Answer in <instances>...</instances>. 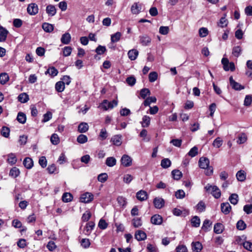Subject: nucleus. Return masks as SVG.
<instances>
[{"label":"nucleus","mask_w":252,"mask_h":252,"mask_svg":"<svg viewBox=\"0 0 252 252\" xmlns=\"http://www.w3.org/2000/svg\"><path fill=\"white\" fill-rule=\"evenodd\" d=\"M8 32L6 29L0 26V42H3L6 40Z\"/></svg>","instance_id":"20"},{"label":"nucleus","mask_w":252,"mask_h":252,"mask_svg":"<svg viewBox=\"0 0 252 252\" xmlns=\"http://www.w3.org/2000/svg\"><path fill=\"white\" fill-rule=\"evenodd\" d=\"M18 99L21 103H25L29 100V98L27 94L23 93L19 95Z\"/></svg>","instance_id":"36"},{"label":"nucleus","mask_w":252,"mask_h":252,"mask_svg":"<svg viewBox=\"0 0 252 252\" xmlns=\"http://www.w3.org/2000/svg\"><path fill=\"white\" fill-rule=\"evenodd\" d=\"M198 164L201 168L206 169L209 166L210 161L207 158L201 157L199 159Z\"/></svg>","instance_id":"8"},{"label":"nucleus","mask_w":252,"mask_h":252,"mask_svg":"<svg viewBox=\"0 0 252 252\" xmlns=\"http://www.w3.org/2000/svg\"><path fill=\"white\" fill-rule=\"evenodd\" d=\"M151 123V118L147 115H144L142 119V121L140 122L142 127H148Z\"/></svg>","instance_id":"17"},{"label":"nucleus","mask_w":252,"mask_h":252,"mask_svg":"<svg viewBox=\"0 0 252 252\" xmlns=\"http://www.w3.org/2000/svg\"><path fill=\"white\" fill-rule=\"evenodd\" d=\"M157 101V98L155 96H149L147 97L144 101L143 105L145 106H150L152 103H155Z\"/></svg>","instance_id":"30"},{"label":"nucleus","mask_w":252,"mask_h":252,"mask_svg":"<svg viewBox=\"0 0 252 252\" xmlns=\"http://www.w3.org/2000/svg\"><path fill=\"white\" fill-rule=\"evenodd\" d=\"M132 224L135 227H139L142 224L140 218H135L132 220Z\"/></svg>","instance_id":"57"},{"label":"nucleus","mask_w":252,"mask_h":252,"mask_svg":"<svg viewBox=\"0 0 252 252\" xmlns=\"http://www.w3.org/2000/svg\"><path fill=\"white\" fill-rule=\"evenodd\" d=\"M226 16V14H224V17L220 18L219 22L218 24L219 27L221 28H224L227 26L228 24V21L225 18Z\"/></svg>","instance_id":"40"},{"label":"nucleus","mask_w":252,"mask_h":252,"mask_svg":"<svg viewBox=\"0 0 252 252\" xmlns=\"http://www.w3.org/2000/svg\"><path fill=\"white\" fill-rule=\"evenodd\" d=\"M51 143L54 145H57L60 142V139L57 134H53L52 135L50 139Z\"/></svg>","instance_id":"50"},{"label":"nucleus","mask_w":252,"mask_h":252,"mask_svg":"<svg viewBox=\"0 0 252 252\" xmlns=\"http://www.w3.org/2000/svg\"><path fill=\"white\" fill-rule=\"evenodd\" d=\"M222 143L223 141L220 137H218L214 140L212 145L214 147L219 148L221 146Z\"/></svg>","instance_id":"41"},{"label":"nucleus","mask_w":252,"mask_h":252,"mask_svg":"<svg viewBox=\"0 0 252 252\" xmlns=\"http://www.w3.org/2000/svg\"><path fill=\"white\" fill-rule=\"evenodd\" d=\"M151 222L155 225H159L162 222V218L159 215H155L151 217Z\"/></svg>","instance_id":"14"},{"label":"nucleus","mask_w":252,"mask_h":252,"mask_svg":"<svg viewBox=\"0 0 252 252\" xmlns=\"http://www.w3.org/2000/svg\"><path fill=\"white\" fill-rule=\"evenodd\" d=\"M171 173H172V175L173 178L177 180H179L182 176V172L180 171H179V170H177V169L173 170L172 171Z\"/></svg>","instance_id":"42"},{"label":"nucleus","mask_w":252,"mask_h":252,"mask_svg":"<svg viewBox=\"0 0 252 252\" xmlns=\"http://www.w3.org/2000/svg\"><path fill=\"white\" fill-rule=\"evenodd\" d=\"M10 130L9 128L6 126H3L1 130V135L5 137H8L9 134Z\"/></svg>","instance_id":"58"},{"label":"nucleus","mask_w":252,"mask_h":252,"mask_svg":"<svg viewBox=\"0 0 252 252\" xmlns=\"http://www.w3.org/2000/svg\"><path fill=\"white\" fill-rule=\"evenodd\" d=\"M155 207L157 209H160L164 205V200L160 197H156L153 201Z\"/></svg>","instance_id":"10"},{"label":"nucleus","mask_w":252,"mask_h":252,"mask_svg":"<svg viewBox=\"0 0 252 252\" xmlns=\"http://www.w3.org/2000/svg\"><path fill=\"white\" fill-rule=\"evenodd\" d=\"M197 154L198 148L196 146H194L193 148H192L188 153L189 156L191 157H194L197 155Z\"/></svg>","instance_id":"56"},{"label":"nucleus","mask_w":252,"mask_h":252,"mask_svg":"<svg viewBox=\"0 0 252 252\" xmlns=\"http://www.w3.org/2000/svg\"><path fill=\"white\" fill-rule=\"evenodd\" d=\"M238 195L236 193H233L229 197V200L233 205H236L238 202Z\"/></svg>","instance_id":"37"},{"label":"nucleus","mask_w":252,"mask_h":252,"mask_svg":"<svg viewBox=\"0 0 252 252\" xmlns=\"http://www.w3.org/2000/svg\"><path fill=\"white\" fill-rule=\"evenodd\" d=\"M135 238L138 241H143L146 239L147 235L143 231L139 230L135 232Z\"/></svg>","instance_id":"11"},{"label":"nucleus","mask_w":252,"mask_h":252,"mask_svg":"<svg viewBox=\"0 0 252 252\" xmlns=\"http://www.w3.org/2000/svg\"><path fill=\"white\" fill-rule=\"evenodd\" d=\"M224 228V226L222 223H217L214 225V231L217 234H221L223 232Z\"/></svg>","instance_id":"24"},{"label":"nucleus","mask_w":252,"mask_h":252,"mask_svg":"<svg viewBox=\"0 0 252 252\" xmlns=\"http://www.w3.org/2000/svg\"><path fill=\"white\" fill-rule=\"evenodd\" d=\"M221 63L223 64L224 70L228 71L230 70L231 71H233L235 70L234 63L232 62H229L227 58H223L221 60Z\"/></svg>","instance_id":"3"},{"label":"nucleus","mask_w":252,"mask_h":252,"mask_svg":"<svg viewBox=\"0 0 252 252\" xmlns=\"http://www.w3.org/2000/svg\"><path fill=\"white\" fill-rule=\"evenodd\" d=\"M94 195L92 193L90 192H86L83 194L80 198V200L81 202L89 203L93 200Z\"/></svg>","instance_id":"6"},{"label":"nucleus","mask_w":252,"mask_h":252,"mask_svg":"<svg viewBox=\"0 0 252 252\" xmlns=\"http://www.w3.org/2000/svg\"><path fill=\"white\" fill-rule=\"evenodd\" d=\"M205 189L207 192L211 193L215 198H219L220 197V190L216 186L207 184L205 187Z\"/></svg>","instance_id":"1"},{"label":"nucleus","mask_w":252,"mask_h":252,"mask_svg":"<svg viewBox=\"0 0 252 252\" xmlns=\"http://www.w3.org/2000/svg\"><path fill=\"white\" fill-rule=\"evenodd\" d=\"M9 80V76L6 73H2L0 74V83L5 84Z\"/></svg>","instance_id":"39"},{"label":"nucleus","mask_w":252,"mask_h":252,"mask_svg":"<svg viewBox=\"0 0 252 252\" xmlns=\"http://www.w3.org/2000/svg\"><path fill=\"white\" fill-rule=\"evenodd\" d=\"M42 27L43 30L47 32H51L54 30L53 25L47 23H43L42 24Z\"/></svg>","instance_id":"27"},{"label":"nucleus","mask_w":252,"mask_h":252,"mask_svg":"<svg viewBox=\"0 0 252 252\" xmlns=\"http://www.w3.org/2000/svg\"><path fill=\"white\" fill-rule=\"evenodd\" d=\"M252 102V96L251 95H247L245 98L244 105L246 106L251 105Z\"/></svg>","instance_id":"55"},{"label":"nucleus","mask_w":252,"mask_h":252,"mask_svg":"<svg viewBox=\"0 0 252 252\" xmlns=\"http://www.w3.org/2000/svg\"><path fill=\"white\" fill-rule=\"evenodd\" d=\"M209 32L206 28H201L199 30V34L201 37H206L208 34Z\"/></svg>","instance_id":"48"},{"label":"nucleus","mask_w":252,"mask_h":252,"mask_svg":"<svg viewBox=\"0 0 252 252\" xmlns=\"http://www.w3.org/2000/svg\"><path fill=\"white\" fill-rule=\"evenodd\" d=\"M139 40L143 46H148L151 42V38L146 35L139 36Z\"/></svg>","instance_id":"16"},{"label":"nucleus","mask_w":252,"mask_h":252,"mask_svg":"<svg viewBox=\"0 0 252 252\" xmlns=\"http://www.w3.org/2000/svg\"><path fill=\"white\" fill-rule=\"evenodd\" d=\"M46 73H49L51 76L54 77L58 74V71L54 67H51L47 70Z\"/></svg>","instance_id":"49"},{"label":"nucleus","mask_w":252,"mask_h":252,"mask_svg":"<svg viewBox=\"0 0 252 252\" xmlns=\"http://www.w3.org/2000/svg\"><path fill=\"white\" fill-rule=\"evenodd\" d=\"M247 140V137L246 134L242 133L238 136L237 143L239 144L244 143Z\"/></svg>","instance_id":"45"},{"label":"nucleus","mask_w":252,"mask_h":252,"mask_svg":"<svg viewBox=\"0 0 252 252\" xmlns=\"http://www.w3.org/2000/svg\"><path fill=\"white\" fill-rule=\"evenodd\" d=\"M158 75L157 72L153 71L149 74V80L150 82H154L158 79Z\"/></svg>","instance_id":"44"},{"label":"nucleus","mask_w":252,"mask_h":252,"mask_svg":"<svg viewBox=\"0 0 252 252\" xmlns=\"http://www.w3.org/2000/svg\"><path fill=\"white\" fill-rule=\"evenodd\" d=\"M136 198L141 201L146 200L148 198V194L145 190H139L136 193Z\"/></svg>","instance_id":"13"},{"label":"nucleus","mask_w":252,"mask_h":252,"mask_svg":"<svg viewBox=\"0 0 252 252\" xmlns=\"http://www.w3.org/2000/svg\"><path fill=\"white\" fill-rule=\"evenodd\" d=\"M176 252H188L187 247L183 245L178 246L176 248Z\"/></svg>","instance_id":"64"},{"label":"nucleus","mask_w":252,"mask_h":252,"mask_svg":"<svg viewBox=\"0 0 252 252\" xmlns=\"http://www.w3.org/2000/svg\"><path fill=\"white\" fill-rule=\"evenodd\" d=\"M72 52V48L69 46L65 47L63 49V55L64 57L69 56Z\"/></svg>","instance_id":"63"},{"label":"nucleus","mask_w":252,"mask_h":252,"mask_svg":"<svg viewBox=\"0 0 252 252\" xmlns=\"http://www.w3.org/2000/svg\"><path fill=\"white\" fill-rule=\"evenodd\" d=\"M132 159L130 157L127 155H124L121 159L122 164L125 167H129L132 164Z\"/></svg>","instance_id":"5"},{"label":"nucleus","mask_w":252,"mask_h":252,"mask_svg":"<svg viewBox=\"0 0 252 252\" xmlns=\"http://www.w3.org/2000/svg\"><path fill=\"white\" fill-rule=\"evenodd\" d=\"M236 176L238 181L243 182L246 179V174L244 171L240 170L237 173Z\"/></svg>","instance_id":"28"},{"label":"nucleus","mask_w":252,"mask_h":252,"mask_svg":"<svg viewBox=\"0 0 252 252\" xmlns=\"http://www.w3.org/2000/svg\"><path fill=\"white\" fill-rule=\"evenodd\" d=\"M7 162L11 165L14 164L16 163V155L15 154L11 153L7 155Z\"/></svg>","instance_id":"29"},{"label":"nucleus","mask_w":252,"mask_h":252,"mask_svg":"<svg viewBox=\"0 0 252 252\" xmlns=\"http://www.w3.org/2000/svg\"><path fill=\"white\" fill-rule=\"evenodd\" d=\"M171 162L168 158H164L161 161L160 165L163 168H167L170 166Z\"/></svg>","instance_id":"38"},{"label":"nucleus","mask_w":252,"mask_h":252,"mask_svg":"<svg viewBox=\"0 0 252 252\" xmlns=\"http://www.w3.org/2000/svg\"><path fill=\"white\" fill-rule=\"evenodd\" d=\"M142 5L139 2L134 3L131 7V11L133 14H138L141 11Z\"/></svg>","instance_id":"9"},{"label":"nucleus","mask_w":252,"mask_h":252,"mask_svg":"<svg viewBox=\"0 0 252 252\" xmlns=\"http://www.w3.org/2000/svg\"><path fill=\"white\" fill-rule=\"evenodd\" d=\"M246 227V224L242 220H239L237 223V228L240 230L245 229Z\"/></svg>","instance_id":"59"},{"label":"nucleus","mask_w":252,"mask_h":252,"mask_svg":"<svg viewBox=\"0 0 252 252\" xmlns=\"http://www.w3.org/2000/svg\"><path fill=\"white\" fill-rule=\"evenodd\" d=\"M229 82L232 88L235 90L240 91L244 89V86L234 80L232 76L229 77Z\"/></svg>","instance_id":"7"},{"label":"nucleus","mask_w":252,"mask_h":252,"mask_svg":"<svg viewBox=\"0 0 252 252\" xmlns=\"http://www.w3.org/2000/svg\"><path fill=\"white\" fill-rule=\"evenodd\" d=\"M192 225L194 227H197L200 225V220L197 216H194L191 220Z\"/></svg>","instance_id":"46"},{"label":"nucleus","mask_w":252,"mask_h":252,"mask_svg":"<svg viewBox=\"0 0 252 252\" xmlns=\"http://www.w3.org/2000/svg\"><path fill=\"white\" fill-rule=\"evenodd\" d=\"M242 48L240 46H235L232 49V54L236 57H238L241 54Z\"/></svg>","instance_id":"33"},{"label":"nucleus","mask_w":252,"mask_h":252,"mask_svg":"<svg viewBox=\"0 0 252 252\" xmlns=\"http://www.w3.org/2000/svg\"><path fill=\"white\" fill-rule=\"evenodd\" d=\"M169 32V28L168 26H161L159 29V32L162 35H166Z\"/></svg>","instance_id":"53"},{"label":"nucleus","mask_w":252,"mask_h":252,"mask_svg":"<svg viewBox=\"0 0 252 252\" xmlns=\"http://www.w3.org/2000/svg\"><path fill=\"white\" fill-rule=\"evenodd\" d=\"M122 137L121 135H115L111 138V141L113 142L114 145L119 146L122 143Z\"/></svg>","instance_id":"19"},{"label":"nucleus","mask_w":252,"mask_h":252,"mask_svg":"<svg viewBox=\"0 0 252 252\" xmlns=\"http://www.w3.org/2000/svg\"><path fill=\"white\" fill-rule=\"evenodd\" d=\"M72 196L70 193H64L62 196V200L64 202H68L71 201Z\"/></svg>","instance_id":"47"},{"label":"nucleus","mask_w":252,"mask_h":252,"mask_svg":"<svg viewBox=\"0 0 252 252\" xmlns=\"http://www.w3.org/2000/svg\"><path fill=\"white\" fill-rule=\"evenodd\" d=\"M205 204L203 201H200L196 205L197 209L200 212H202L205 210Z\"/></svg>","instance_id":"62"},{"label":"nucleus","mask_w":252,"mask_h":252,"mask_svg":"<svg viewBox=\"0 0 252 252\" xmlns=\"http://www.w3.org/2000/svg\"><path fill=\"white\" fill-rule=\"evenodd\" d=\"M23 164L26 168L31 169L33 165V162L31 158L27 157L24 159Z\"/></svg>","instance_id":"22"},{"label":"nucleus","mask_w":252,"mask_h":252,"mask_svg":"<svg viewBox=\"0 0 252 252\" xmlns=\"http://www.w3.org/2000/svg\"><path fill=\"white\" fill-rule=\"evenodd\" d=\"M118 101L117 100H113L112 101L109 102L107 100H104L100 105L104 110L106 111L109 109H113L114 107L117 106Z\"/></svg>","instance_id":"2"},{"label":"nucleus","mask_w":252,"mask_h":252,"mask_svg":"<svg viewBox=\"0 0 252 252\" xmlns=\"http://www.w3.org/2000/svg\"><path fill=\"white\" fill-rule=\"evenodd\" d=\"M133 179V177L129 174H126L123 177L124 182L127 184H129Z\"/></svg>","instance_id":"54"},{"label":"nucleus","mask_w":252,"mask_h":252,"mask_svg":"<svg viewBox=\"0 0 252 252\" xmlns=\"http://www.w3.org/2000/svg\"><path fill=\"white\" fill-rule=\"evenodd\" d=\"M94 225L95 224L93 221H90L87 223L84 230L85 234L87 235H90L92 230L94 229Z\"/></svg>","instance_id":"12"},{"label":"nucleus","mask_w":252,"mask_h":252,"mask_svg":"<svg viewBox=\"0 0 252 252\" xmlns=\"http://www.w3.org/2000/svg\"><path fill=\"white\" fill-rule=\"evenodd\" d=\"M231 207L229 203H223L221 204V210L222 212L225 215L228 214L230 212Z\"/></svg>","instance_id":"18"},{"label":"nucleus","mask_w":252,"mask_h":252,"mask_svg":"<svg viewBox=\"0 0 252 252\" xmlns=\"http://www.w3.org/2000/svg\"><path fill=\"white\" fill-rule=\"evenodd\" d=\"M77 141L78 143L80 144H84L87 142L88 138L85 135L80 134L78 136L77 138Z\"/></svg>","instance_id":"51"},{"label":"nucleus","mask_w":252,"mask_h":252,"mask_svg":"<svg viewBox=\"0 0 252 252\" xmlns=\"http://www.w3.org/2000/svg\"><path fill=\"white\" fill-rule=\"evenodd\" d=\"M192 250L195 252H199L202 249V244L199 242L192 243Z\"/></svg>","instance_id":"31"},{"label":"nucleus","mask_w":252,"mask_h":252,"mask_svg":"<svg viewBox=\"0 0 252 252\" xmlns=\"http://www.w3.org/2000/svg\"><path fill=\"white\" fill-rule=\"evenodd\" d=\"M17 121L22 124H25L27 121L26 114L23 112H19L17 115Z\"/></svg>","instance_id":"25"},{"label":"nucleus","mask_w":252,"mask_h":252,"mask_svg":"<svg viewBox=\"0 0 252 252\" xmlns=\"http://www.w3.org/2000/svg\"><path fill=\"white\" fill-rule=\"evenodd\" d=\"M65 88L64 83L62 81H59L55 85V89L58 92H62Z\"/></svg>","instance_id":"35"},{"label":"nucleus","mask_w":252,"mask_h":252,"mask_svg":"<svg viewBox=\"0 0 252 252\" xmlns=\"http://www.w3.org/2000/svg\"><path fill=\"white\" fill-rule=\"evenodd\" d=\"M140 94L142 98L145 99L147 96L150 95L151 92L148 89L144 88L140 91Z\"/></svg>","instance_id":"43"},{"label":"nucleus","mask_w":252,"mask_h":252,"mask_svg":"<svg viewBox=\"0 0 252 252\" xmlns=\"http://www.w3.org/2000/svg\"><path fill=\"white\" fill-rule=\"evenodd\" d=\"M212 223L208 220H205L203 223L202 229L208 231L209 228L210 227Z\"/></svg>","instance_id":"61"},{"label":"nucleus","mask_w":252,"mask_h":252,"mask_svg":"<svg viewBox=\"0 0 252 252\" xmlns=\"http://www.w3.org/2000/svg\"><path fill=\"white\" fill-rule=\"evenodd\" d=\"M122 36V33L120 32H117L111 35V42L115 43L119 41Z\"/></svg>","instance_id":"32"},{"label":"nucleus","mask_w":252,"mask_h":252,"mask_svg":"<svg viewBox=\"0 0 252 252\" xmlns=\"http://www.w3.org/2000/svg\"><path fill=\"white\" fill-rule=\"evenodd\" d=\"M46 12L49 16H53L57 13V9L54 5L50 4L46 6Z\"/></svg>","instance_id":"15"},{"label":"nucleus","mask_w":252,"mask_h":252,"mask_svg":"<svg viewBox=\"0 0 252 252\" xmlns=\"http://www.w3.org/2000/svg\"><path fill=\"white\" fill-rule=\"evenodd\" d=\"M91 245V243L89 239H82L81 241V246L85 248H88Z\"/></svg>","instance_id":"52"},{"label":"nucleus","mask_w":252,"mask_h":252,"mask_svg":"<svg viewBox=\"0 0 252 252\" xmlns=\"http://www.w3.org/2000/svg\"><path fill=\"white\" fill-rule=\"evenodd\" d=\"M89 126L86 123H82L79 126L78 130L80 133H85L88 131Z\"/></svg>","instance_id":"26"},{"label":"nucleus","mask_w":252,"mask_h":252,"mask_svg":"<svg viewBox=\"0 0 252 252\" xmlns=\"http://www.w3.org/2000/svg\"><path fill=\"white\" fill-rule=\"evenodd\" d=\"M27 12L31 15H35L38 12V7L35 3L29 4L27 7Z\"/></svg>","instance_id":"4"},{"label":"nucleus","mask_w":252,"mask_h":252,"mask_svg":"<svg viewBox=\"0 0 252 252\" xmlns=\"http://www.w3.org/2000/svg\"><path fill=\"white\" fill-rule=\"evenodd\" d=\"M105 163L109 167H113L116 164V159L114 157H108L106 158Z\"/></svg>","instance_id":"34"},{"label":"nucleus","mask_w":252,"mask_h":252,"mask_svg":"<svg viewBox=\"0 0 252 252\" xmlns=\"http://www.w3.org/2000/svg\"><path fill=\"white\" fill-rule=\"evenodd\" d=\"M175 196L178 199H183L185 196V192L182 189H179L175 192Z\"/></svg>","instance_id":"60"},{"label":"nucleus","mask_w":252,"mask_h":252,"mask_svg":"<svg viewBox=\"0 0 252 252\" xmlns=\"http://www.w3.org/2000/svg\"><path fill=\"white\" fill-rule=\"evenodd\" d=\"M138 54L139 52L137 50L131 49L128 52L127 55L130 60L134 61L137 58Z\"/></svg>","instance_id":"21"},{"label":"nucleus","mask_w":252,"mask_h":252,"mask_svg":"<svg viewBox=\"0 0 252 252\" xmlns=\"http://www.w3.org/2000/svg\"><path fill=\"white\" fill-rule=\"evenodd\" d=\"M70 40L71 35L68 32H66L63 34L61 39L62 43L64 44H68L70 42Z\"/></svg>","instance_id":"23"}]
</instances>
